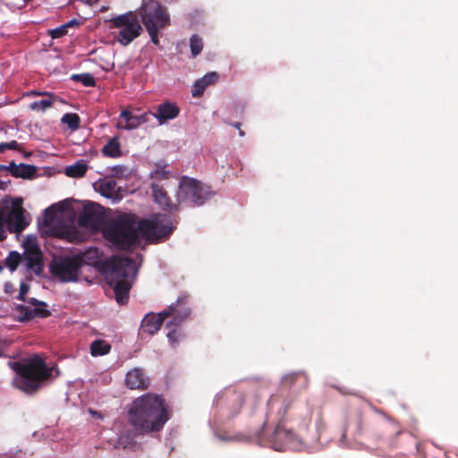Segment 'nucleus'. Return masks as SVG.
<instances>
[{
  "label": "nucleus",
  "instance_id": "1",
  "mask_svg": "<svg viewBox=\"0 0 458 458\" xmlns=\"http://www.w3.org/2000/svg\"><path fill=\"white\" fill-rule=\"evenodd\" d=\"M175 224L176 220L162 213L154 214L139 223L133 215L123 214L112 219L103 233L116 249L128 250L140 244V235L151 243L166 240L175 229Z\"/></svg>",
  "mask_w": 458,
  "mask_h": 458
},
{
  "label": "nucleus",
  "instance_id": "2",
  "mask_svg": "<svg viewBox=\"0 0 458 458\" xmlns=\"http://www.w3.org/2000/svg\"><path fill=\"white\" fill-rule=\"evenodd\" d=\"M170 416L163 395L147 393L134 399L128 410V421L138 434L159 432Z\"/></svg>",
  "mask_w": 458,
  "mask_h": 458
},
{
  "label": "nucleus",
  "instance_id": "3",
  "mask_svg": "<svg viewBox=\"0 0 458 458\" xmlns=\"http://www.w3.org/2000/svg\"><path fill=\"white\" fill-rule=\"evenodd\" d=\"M294 386H297L300 390L306 389L309 386L308 376L302 371L285 374L281 379L280 393L271 395L267 402V406L270 411L279 406V420L273 432L272 439L276 443L291 442L295 438L294 430L293 428H287L284 425L288 411L293 407V398H286L284 394V389L291 388Z\"/></svg>",
  "mask_w": 458,
  "mask_h": 458
},
{
  "label": "nucleus",
  "instance_id": "4",
  "mask_svg": "<svg viewBox=\"0 0 458 458\" xmlns=\"http://www.w3.org/2000/svg\"><path fill=\"white\" fill-rule=\"evenodd\" d=\"M17 376L14 386L28 394L37 393L51 377L54 367H49L46 361L36 355L26 362L15 361L9 363Z\"/></svg>",
  "mask_w": 458,
  "mask_h": 458
},
{
  "label": "nucleus",
  "instance_id": "5",
  "mask_svg": "<svg viewBox=\"0 0 458 458\" xmlns=\"http://www.w3.org/2000/svg\"><path fill=\"white\" fill-rule=\"evenodd\" d=\"M108 269L107 280L113 288L116 301L126 304L132 281L136 275L135 261L124 256H113L106 262Z\"/></svg>",
  "mask_w": 458,
  "mask_h": 458
},
{
  "label": "nucleus",
  "instance_id": "6",
  "mask_svg": "<svg viewBox=\"0 0 458 458\" xmlns=\"http://www.w3.org/2000/svg\"><path fill=\"white\" fill-rule=\"evenodd\" d=\"M212 196L210 188L206 184L193 179L183 176L180 182L177 192L179 204L189 206H201Z\"/></svg>",
  "mask_w": 458,
  "mask_h": 458
},
{
  "label": "nucleus",
  "instance_id": "7",
  "mask_svg": "<svg viewBox=\"0 0 458 458\" xmlns=\"http://www.w3.org/2000/svg\"><path fill=\"white\" fill-rule=\"evenodd\" d=\"M85 265L82 255L60 256L55 258L49 267L55 278L62 283L76 282L79 279L81 269Z\"/></svg>",
  "mask_w": 458,
  "mask_h": 458
},
{
  "label": "nucleus",
  "instance_id": "8",
  "mask_svg": "<svg viewBox=\"0 0 458 458\" xmlns=\"http://www.w3.org/2000/svg\"><path fill=\"white\" fill-rule=\"evenodd\" d=\"M114 28L119 29L116 40L123 46H128L137 38L143 29L139 21V15L136 12H128L118 15L110 20Z\"/></svg>",
  "mask_w": 458,
  "mask_h": 458
},
{
  "label": "nucleus",
  "instance_id": "9",
  "mask_svg": "<svg viewBox=\"0 0 458 458\" xmlns=\"http://www.w3.org/2000/svg\"><path fill=\"white\" fill-rule=\"evenodd\" d=\"M138 15L146 28H165L169 24V16L157 0H147L142 3Z\"/></svg>",
  "mask_w": 458,
  "mask_h": 458
},
{
  "label": "nucleus",
  "instance_id": "10",
  "mask_svg": "<svg viewBox=\"0 0 458 458\" xmlns=\"http://www.w3.org/2000/svg\"><path fill=\"white\" fill-rule=\"evenodd\" d=\"M191 308L188 305L186 297H179L175 303H172L162 311V316L172 318V320L166 323V327H180L186 319L190 318Z\"/></svg>",
  "mask_w": 458,
  "mask_h": 458
},
{
  "label": "nucleus",
  "instance_id": "11",
  "mask_svg": "<svg viewBox=\"0 0 458 458\" xmlns=\"http://www.w3.org/2000/svg\"><path fill=\"white\" fill-rule=\"evenodd\" d=\"M22 199H15L11 210L5 215V225L10 233H20L29 225L24 216L25 209L22 208Z\"/></svg>",
  "mask_w": 458,
  "mask_h": 458
},
{
  "label": "nucleus",
  "instance_id": "12",
  "mask_svg": "<svg viewBox=\"0 0 458 458\" xmlns=\"http://www.w3.org/2000/svg\"><path fill=\"white\" fill-rule=\"evenodd\" d=\"M102 221V213L100 206L90 204L83 208L82 212L78 216V225L81 227L97 229Z\"/></svg>",
  "mask_w": 458,
  "mask_h": 458
},
{
  "label": "nucleus",
  "instance_id": "13",
  "mask_svg": "<svg viewBox=\"0 0 458 458\" xmlns=\"http://www.w3.org/2000/svg\"><path fill=\"white\" fill-rule=\"evenodd\" d=\"M245 395L243 392L236 389H226L220 397L217 398V403H225L231 415H237L243 404Z\"/></svg>",
  "mask_w": 458,
  "mask_h": 458
},
{
  "label": "nucleus",
  "instance_id": "14",
  "mask_svg": "<svg viewBox=\"0 0 458 458\" xmlns=\"http://www.w3.org/2000/svg\"><path fill=\"white\" fill-rule=\"evenodd\" d=\"M47 306H35L30 308L23 304H18L15 306V311L18 317V320L21 322H27L35 318H48L51 315V311L47 309Z\"/></svg>",
  "mask_w": 458,
  "mask_h": 458
},
{
  "label": "nucleus",
  "instance_id": "15",
  "mask_svg": "<svg viewBox=\"0 0 458 458\" xmlns=\"http://www.w3.org/2000/svg\"><path fill=\"white\" fill-rule=\"evenodd\" d=\"M125 384L130 389L146 390L150 385V380L141 369L134 368L126 374Z\"/></svg>",
  "mask_w": 458,
  "mask_h": 458
},
{
  "label": "nucleus",
  "instance_id": "16",
  "mask_svg": "<svg viewBox=\"0 0 458 458\" xmlns=\"http://www.w3.org/2000/svg\"><path fill=\"white\" fill-rule=\"evenodd\" d=\"M165 317L162 316V311L156 314L148 313L142 319L140 324V334L152 335L156 334L161 327Z\"/></svg>",
  "mask_w": 458,
  "mask_h": 458
},
{
  "label": "nucleus",
  "instance_id": "17",
  "mask_svg": "<svg viewBox=\"0 0 458 458\" xmlns=\"http://www.w3.org/2000/svg\"><path fill=\"white\" fill-rule=\"evenodd\" d=\"M180 114V108L174 103L169 101L157 106V113L154 114L159 124L165 123L167 120L176 118Z\"/></svg>",
  "mask_w": 458,
  "mask_h": 458
},
{
  "label": "nucleus",
  "instance_id": "18",
  "mask_svg": "<svg viewBox=\"0 0 458 458\" xmlns=\"http://www.w3.org/2000/svg\"><path fill=\"white\" fill-rule=\"evenodd\" d=\"M120 117L123 118L126 121V123L124 125H119V127L123 128V129H125V130L136 129L140 125L147 123L148 120L147 113H142V114H133L128 108L123 109L121 112Z\"/></svg>",
  "mask_w": 458,
  "mask_h": 458
},
{
  "label": "nucleus",
  "instance_id": "19",
  "mask_svg": "<svg viewBox=\"0 0 458 458\" xmlns=\"http://www.w3.org/2000/svg\"><path fill=\"white\" fill-rule=\"evenodd\" d=\"M10 174L15 178L31 180L37 175V167L33 165L21 163L17 165L14 161L10 162Z\"/></svg>",
  "mask_w": 458,
  "mask_h": 458
},
{
  "label": "nucleus",
  "instance_id": "20",
  "mask_svg": "<svg viewBox=\"0 0 458 458\" xmlns=\"http://www.w3.org/2000/svg\"><path fill=\"white\" fill-rule=\"evenodd\" d=\"M151 190L155 201L165 211L177 209V205L174 204L164 188L157 183L151 184Z\"/></svg>",
  "mask_w": 458,
  "mask_h": 458
},
{
  "label": "nucleus",
  "instance_id": "21",
  "mask_svg": "<svg viewBox=\"0 0 458 458\" xmlns=\"http://www.w3.org/2000/svg\"><path fill=\"white\" fill-rule=\"evenodd\" d=\"M26 266L30 269H34L35 267L40 268L41 267V252L38 246L36 243H33L27 247L26 249Z\"/></svg>",
  "mask_w": 458,
  "mask_h": 458
},
{
  "label": "nucleus",
  "instance_id": "22",
  "mask_svg": "<svg viewBox=\"0 0 458 458\" xmlns=\"http://www.w3.org/2000/svg\"><path fill=\"white\" fill-rule=\"evenodd\" d=\"M30 94L43 96V98L40 100H36L31 102L29 105V108L32 111H45L46 109L51 107L54 103L53 95L46 92L35 91L32 90Z\"/></svg>",
  "mask_w": 458,
  "mask_h": 458
},
{
  "label": "nucleus",
  "instance_id": "23",
  "mask_svg": "<svg viewBox=\"0 0 458 458\" xmlns=\"http://www.w3.org/2000/svg\"><path fill=\"white\" fill-rule=\"evenodd\" d=\"M364 417L360 412L353 414L346 424V429H350L355 436H360L364 428Z\"/></svg>",
  "mask_w": 458,
  "mask_h": 458
},
{
  "label": "nucleus",
  "instance_id": "24",
  "mask_svg": "<svg viewBox=\"0 0 458 458\" xmlns=\"http://www.w3.org/2000/svg\"><path fill=\"white\" fill-rule=\"evenodd\" d=\"M87 170V164L83 160H80L74 165L67 166L65 174L69 177L81 178L85 175Z\"/></svg>",
  "mask_w": 458,
  "mask_h": 458
},
{
  "label": "nucleus",
  "instance_id": "25",
  "mask_svg": "<svg viewBox=\"0 0 458 458\" xmlns=\"http://www.w3.org/2000/svg\"><path fill=\"white\" fill-rule=\"evenodd\" d=\"M102 154L108 157H119L121 156L120 143L116 138L111 139L102 148Z\"/></svg>",
  "mask_w": 458,
  "mask_h": 458
},
{
  "label": "nucleus",
  "instance_id": "26",
  "mask_svg": "<svg viewBox=\"0 0 458 458\" xmlns=\"http://www.w3.org/2000/svg\"><path fill=\"white\" fill-rule=\"evenodd\" d=\"M111 345L105 340H95L90 344V353L92 356H101L109 353Z\"/></svg>",
  "mask_w": 458,
  "mask_h": 458
},
{
  "label": "nucleus",
  "instance_id": "27",
  "mask_svg": "<svg viewBox=\"0 0 458 458\" xmlns=\"http://www.w3.org/2000/svg\"><path fill=\"white\" fill-rule=\"evenodd\" d=\"M21 261V256L19 252L13 250L10 251L8 256L4 259V265L11 272L15 271Z\"/></svg>",
  "mask_w": 458,
  "mask_h": 458
},
{
  "label": "nucleus",
  "instance_id": "28",
  "mask_svg": "<svg viewBox=\"0 0 458 458\" xmlns=\"http://www.w3.org/2000/svg\"><path fill=\"white\" fill-rule=\"evenodd\" d=\"M116 186L114 180H106L100 183V193L106 198H113L116 193Z\"/></svg>",
  "mask_w": 458,
  "mask_h": 458
},
{
  "label": "nucleus",
  "instance_id": "29",
  "mask_svg": "<svg viewBox=\"0 0 458 458\" xmlns=\"http://www.w3.org/2000/svg\"><path fill=\"white\" fill-rule=\"evenodd\" d=\"M219 74L216 72H210L193 83V86H211L218 81Z\"/></svg>",
  "mask_w": 458,
  "mask_h": 458
},
{
  "label": "nucleus",
  "instance_id": "30",
  "mask_svg": "<svg viewBox=\"0 0 458 458\" xmlns=\"http://www.w3.org/2000/svg\"><path fill=\"white\" fill-rule=\"evenodd\" d=\"M63 123L68 125L72 131H75L80 127L81 119L75 113H67L61 119Z\"/></svg>",
  "mask_w": 458,
  "mask_h": 458
},
{
  "label": "nucleus",
  "instance_id": "31",
  "mask_svg": "<svg viewBox=\"0 0 458 458\" xmlns=\"http://www.w3.org/2000/svg\"><path fill=\"white\" fill-rule=\"evenodd\" d=\"M71 79L76 83H81L83 86H96L94 77L90 73L72 74Z\"/></svg>",
  "mask_w": 458,
  "mask_h": 458
},
{
  "label": "nucleus",
  "instance_id": "32",
  "mask_svg": "<svg viewBox=\"0 0 458 458\" xmlns=\"http://www.w3.org/2000/svg\"><path fill=\"white\" fill-rule=\"evenodd\" d=\"M190 47L192 56L199 55L203 49L202 38L196 34L192 35L190 38Z\"/></svg>",
  "mask_w": 458,
  "mask_h": 458
},
{
  "label": "nucleus",
  "instance_id": "33",
  "mask_svg": "<svg viewBox=\"0 0 458 458\" xmlns=\"http://www.w3.org/2000/svg\"><path fill=\"white\" fill-rule=\"evenodd\" d=\"M7 149L21 151L22 148L16 140L0 143V153H4Z\"/></svg>",
  "mask_w": 458,
  "mask_h": 458
},
{
  "label": "nucleus",
  "instance_id": "34",
  "mask_svg": "<svg viewBox=\"0 0 458 458\" xmlns=\"http://www.w3.org/2000/svg\"><path fill=\"white\" fill-rule=\"evenodd\" d=\"M68 29L64 24L49 30V35L52 38H60L67 34Z\"/></svg>",
  "mask_w": 458,
  "mask_h": 458
},
{
  "label": "nucleus",
  "instance_id": "35",
  "mask_svg": "<svg viewBox=\"0 0 458 458\" xmlns=\"http://www.w3.org/2000/svg\"><path fill=\"white\" fill-rule=\"evenodd\" d=\"M167 338L173 348L176 347L181 338V333L176 329H172L167 333Z\"/></svg>",
  "mask_w": 458,
  "mask_h": 458
},
{
  "label": "nucleus",
  "instance_id": "36",
  "mask_svg": "<svg viewBox=\"0 0 458 458\" xmlns=\"http://www.w3.org/2000/svg\"><path fill=\"white\" fill-rule=\"evenodd\" d=\"M77 232L74 229H64L59 233V236L63 239H67L70 242H72L76 239Z\"/></svg>",
  "mask_w": 458,
  "mask_h": 458
},
{
  "label": "nucleus",
  "instance_id": "37",
  "mask_svg": "<svg viewBox=\"0 0 458 458\" xmlns=\"http://www.w3.org/2000/svg\"><path fill=\"white\" fill-rule=\"evenodd\" d=\"M57 209L55 205H52L45 209V222L48 225L55 216Z\"/></svg>",
  "mask_w": 458,
  "mask_h": 458
},
{
  "label": "nucleus",
  "instance_id": "38",
  "mask_svg": "<svg viewBox=\"0 0 458 458\" xmlns=\"http://www.w3.org/2000/svg\"><path fill=\"white\" fill-rule=\"evenodd\" d=\"M5 225V213L4 209L0 208V242L6 239V233L4 230Z\"/></svg>",
  "mask_w": 458,
  "mask_h": 458
},
{
  "label": "nucleus",
  "instance_id": "39",
  "mask_svg": "<svg viewBox=\"0 0 458 458\" xmlns=\"http://www.w3.org/2000/svg\"><path fill=\"white\" fill-rule=\"evenodd\" d=\"M161 29L162 28H156V27L146 28V30H148V34L150 36L152 43L157 45V46L159 44V39H158L157 33H158V30H161Z\"/></svg>",
  "mask_w": 458,
  "mask_h": 458
},
{
  "label": "nucleus",
  "instance_id": "40",
  "mask_svg": "<svg viewBox=\"0 0 458 458\" xmlns=\"http://www.w3.org/2000/svg\"><path fill=\"white\" fill-rule=\"evenodd\" d=\"M29 291H30V285L24 282H21V284L20 285V293L17 296V299L21 300L22 301H27L26 294L29 293Z\"/></svg>",
  "mask_w": 458,
  "mask_h": 458
},
{
  "label": "nucleus",
  "instance_id": "41",
  "mask_svg": "<svg viewBox=\"0 0 458 458\" xmlns=\"http://www.w3.org/2000/svg\"><path fill=\"white\" fill-rule=\"evenodd\" d=\"M9 343L5 340L0 339V358H8L11 357L9 354Z\"/></svg>",
  "mask_w": 458,
  "mask_h": 458
},
{
  "label": "nucleus",
  "instance_id": "42",
  "mask_svg": "<svg viewBox=\"0 0 458 458\" xmlns=\"http://www.w3.org/2000/svg\"><path fill=\"white\" fill-rule=\"evenodd\" d=\"M151 177L157 180H165L169 177V172L164 169H157L151 174Z\"/></svg>",
  "mask_w": 458,
  "mask_h": 458
},
{
  "label": "nucleus",
  "instance_id": "43",
  "mask_svg": "<svg viewBox=\"0 0 458 458\" xmlns=\"http://www.w3.org/2000/svg\"><path fill=\"white\" fill-rule=\"evenodd\" d=\"M111 171L114 175L122 176L127 171V167L124 165H118L111 167Z\"/></svg>",
  "mask_w": 458,
  "mask_h": 458
},
{
  "label": "nucleus",
  "instance_id": "44",
  "mask_svg": "<svg viewBox=\"0 0 458 458\" xmlns=\"http://www.w3.org/2000/svg\"><path fill=\"white\" fill-rule=\"evenodd\" d=\"M335 388L337 389V391L342 394H346V395H357V394L353 391V390H350V389H345L344 387H340V386H335Z\"/></svg>",
  "mask_w": 458,
  "mask_h": 458
},
{
  "label": "nucleus",
  "instance_id": "45",
  "mask_svg": "<svg viewBox=\"0 0 458 458\" xmlns=\"http://www.w3.org/2000/svg\"><path fill=\"white\" fill-rule=\"evenodd\" d=\"M206 88H193L191 94L193 98H199L204 94Z\"/></svg>",
  "mask_w": 458,
  "mask_h": 458
},
{
  "label": "nucleus",
  "instance_id": "46",
  "mask_svg": "<svg viewBox=\"0 0 458 458\" xmlns=\"http://www.w3.org/2000/svg\"><path fill=\"white\" fill-rule=\"evenodd\" d=\"M26 301H28L30 305L32 306H47V304L45 302V301H38L35 298H30V300H27Z\"/></svg>",
  "mask_w": 458,
  "mask_h": 458
},
{
  "label": "nucleus",
  "instance_id": "47",
  "mask_svg": "<svg viewBox=\"0 0 458 458\" xmlns=\"http://www.w3.org/2000/svg\"><path fill=\"white\" fill-rule=\"evenodd\" d=\"M4 288L6 293H12L14 291V286L11 282H5Z\"/></svg>",
  "mask_w": 458,
  "mask_h": 458
},
{
  "label": "nucleus",
  "instance_id": "48",
  "mask_svg": "<svg viewBox=\"0 0 458 458\" xmlns=\"http://www.w3.org/2000/svg\"><path fill=\"white\" fill-rule=\"evenodd\" d=\"M11 184V180H0V190L4 191L8 188V186Z\"/></svg>",
  "mask_w": 458,
  "mask_h": 458
},
{
  "label": "nucleus",
  "instance_id": "49",
  "mask_svg": "<svg viewBox=\"0 0 458 458\" xmlns=\"http://www.w3.org/2000/svg\"><path fill=\"white\" fill-rule=\"evenodd\" d=\"M79 24H80V22L76 19H72V20L69 21L67 23H65L64 25L67 26V29H68L71 27L78 26Z\"/></svg>",
  "mask_w": 458,
  "mask_h": 458
},
{
  "label": "nucleus",
  "instance_id": "50",
  "mask_svg": "<svg viewBox=\"0 0 458 458\" xmlns=\"http://www.w3.org/2000/svg\"><path fill=\"white\" fill-rule=\"evenodd\" d=\"M391 427H394V424H393V423H387V424L384 425V426L382 427V430H383V432H382V435L380 436V437H385V433H386V431L389 428H391Z\"/></svg>",
  "mask_w": 458,
  "mask_h": 458
},
{
  "label": "nucleus",
  "instance_id": "51",
  "mask_svg": "<svg viewBox=\"0 0 458 458\" xmlns=\"http://www.w3.org/2000/svg\"><path fill=\"white\" fill-rule=\"evenodd\" d=\"M89 413L93 416V417H96V418H98V419H102V415L100 412L97 411H93L91 409L89 410Z\"/></svg>",
  "mask_w": 458,
  "mask_h": 458
},
{
  "label": "nucleus",
  "instance_id": "52",
  "mask_svg": "<svg viewBox=\"0 0 458 458\" xmlns=\"http://www.w3.org/2000/svg\"><path fill=\"white\" fill-rule=\"evenodd\" d=\"M10 164L9 165H1L0 164V172H7L10 173Z\"/></svg>",
  "mask_w": 458,
  "mask_h": 458
},
{
  "label": "nucleus",
  "instance_id": "53",
  "mask_svg": "<svg viewBox=\"0 0 458 458\" xmlns=\"http://www.w3.org/2000/svg\"><path fill=\"white\" fill-rule=\"evenodd\" d=\"M99 0H82L83 3L89 4V5H93V4H96Z\"/></svg>",
  "mask_w": 458,
  "mask_h": 458
},
{
  "label": "nucleus",
  "instance_id": "54",
  "mask_svg": "<svg viewBox=\"0 0 458 458\" xmlns=\"http://www.w3.org/2000/svg\"><path fill=\"white\" fill-rule=\"evenodd\" d=\"M231 125H233V127H235L238 130H240V128H241V123H231Z\"/></svg>",
  "mask_w": 458,
  "mask_h": 458
},
{
  "label": "nucleus",
  "instance_id": "55",
  "mask_svg": "<svg viewBox=\"0 0 458 458\" xmlns=\"http://www.w3.org/2000/svg\"><path fill=\"white\" fill-rule=\"evenodd\" d=\"M239 135H240L241 137H243V136L245 135L244 131H243L241 128H240V130H239Z\"/></svg>",
  "mask_w": 458,
  "mask_h": 458
},
{
  "label": "nucleus",
  "instance_id": "56",
  "mask_svg": "<svg viewBox=\"0 0 458 458\" xmlns=\"http://www.w3.org/2000/svg\"><path fill=\"white\" fill-rule=\"evenodd\" d=\"M4 270V266L2 265V263L0 262V273L3 272Z\"/></svg>",
  "mask_w": 458,
  "mask_h": 458
},
{
  "label": "nucleus",
  "instance_id": "57",
  "mask_svg": "<svg viewBox=\"0 0 458 458\" xmlns=\"http://www.w3.org/2000/svg\"><path fill=\"white\" fill-rule=\"evenodd\" d=\"M265 427H266V424H264L263 428H262V431L264 432L265 431Z\"/></svg>",
  "mask_w": 458,
  "mask_h": 458
}]
</instances>
